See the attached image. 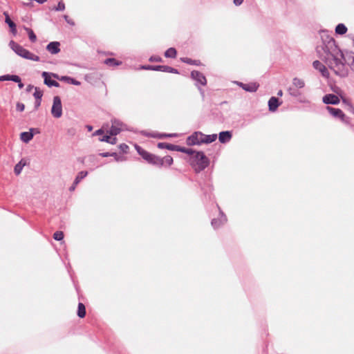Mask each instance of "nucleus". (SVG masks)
Returning a JSON list of instances; mask_svg holds the SVG:
<instances>
[{
    "mask_svg": "<svg viewBox=\"0 0 354 354\" xmlns=\"http://www.w3.org/2000/svg\"><path fill=\"white\" fill-rule=\"evenodd\" d=\"M177 55V51L176 48H169L165 52V56L167 58H176Z\"/></svg>",
    "mask_w": 354,
    "mask_h": 354,
    "instance_id": "nucleus-31",
    "label": "nucleus"
},
{
    "mask_svg": "<svg viewBox=\"0 0 354 354\" xmlns=\"http://www.w3.org/2000/svg\"><path fill=\"white\" fill-rule=\"evenodd\" d=\"M9 46L17 55L24 59L35 62L40 61V58L39 56L32 53L28 50L24 48L22 46L19 45L13 40H11L9 42Z\"/></svg>",
    "mask_w": 354,
    "mask_h": 354,
    "instance_id": "nucleus-2",
    "label": "nucleus"
},
{
    "mask_svg": "<svg viewBox=\"0 0 354 354\" xmlns=\"http://www.w3.org/2000/svg\"><path fill=\"white\" fill-rule=\"evenodd\" d=\"M342 59L344 60V57L342 58L339 56L330 58L328 59V66L337 75L346 77L348 75V71Z\"/></svg>",
    "mask_w": 354,
    "mask_h": 354,
    "instance_id": "nucleus-4",
    "label": "nucleus"
},
{
    "mask_svg": "<svg viewBox=\"0 0 354 354\" xmlns=\"http://www.w3.org/2000/svg\"><path fill=\"white\" fill-rule=\"evenodd\" d=\"M323 32L324 33V35H322V45H324V43L328 42V39H327V36H328V35H326L325 32Z\"/></svg>",
    "mask_w": 354,
    "mask_h": 354,
    "instance_id": "nucleus-53",
    "label": "nucleus"
},
{
    "mask_svg": "<svg viewBox=\"0 0 354 354\" xmlns=\"http://www.w3.org/2000/svg\"><path fill=\"white\" fill-rule=\"evenodd\" d=\"M41 100H35V109L37 110L41 105Z\"/></svg>",
    "mask_w": 354,
    "mask_h": 354,
    "instance_id": "nucleus-55",
    "label": "nucleus"
},
{
    "mask_svg": "<svg viewBox=\"0 0 354 354\" xmlns=\"http://www.w3.org/2000/svg\"><path fill=\"white\" fill-rule=\"evenodd\" d=\"M32 88H35L34 86L30 84V85H28L27 86V89L26 90H27V91H30L31 89H32Z\"/></svg>",
    "mask_w": 354,
    "mask_h": 354,
    "instance_id": "nucleus-61",
    "label": "nucleus"
},
{
    "mask_svg": "<svg viewBox=\"0 0 354 354\" xmlns=\"http://www.w3.org/2000/svg\"><path fill=\"white\" fill-rule=\"evenodd\" d=\"M347 28L344 24H338L335 27V33L342 35L347 32Z\"/></svg>",
    "mask_w": 354,
    "mask_h": 354,
    "instance_id": "nucleus-29",
    "label": "nucleus"
},
{
    "mask_svg": "<svg viewBox=\"0 0 354 354\" xmlns=\"http://www.w3.org/2000/svg\"><path fill=\"white\" fill-rule=\"evenodd\" d=\"M327 39H328V42L324 43V45H322V46L323 50L326 54V59H329L337 56H339L342 58H344V55L336 45L333 37L327 36Z\"/></svg>",
    "mask_w": 354,
    "mask_h": 354,
    "instance_id": "nucleus-1",
    "label": "nucleus"
},
{
    "mask_svg": "<svg viewBox=\"0 0 354 354\" xmlns=\"http://www.w3.org/2000/svg\"><path fill=\"white\" fill-rule=\"evenodd\" d=\"M326 109L329 113L335 118L340 120L342 122L346 124H350L351 119L347 117L340 109L328 106H326Z\"/></svg>",
    "mask_w": 354,
    "mask_h": 354,
    "instance_id": "nucleus-6",
    "label": "nucleus"
},
{
    "mask_svg": "<svg viewBox=\"0 0 354 354\" xmlns=\"http://www.w3.org/2000/svg\"><path fill=\"white\" fill-rule=\"evenodd\" d=\"M36 129L30 128L29 131H24L20 133V139L25 143H28L34 136V131Z\"/></svg>",
    "mask_w": 354,
    "mask_h": 354,
    "instance_id": "nucleus-16",
    "label": "nucleus"
},
{
    "mask_svg": "<svg viewBox=\"0 0 354 354\" xmlns=\"http://www.w3.org/2000/svg\"><path fill=\"white\" fill-rule=\"evenodd\" d=\"M342 102H343V104H345L346 108H347L348 103H351L348 99H346V98L342 99Z\"/></svg>",
    "mask_w": 354,
    "mask_h": 354,
    "instance_id": "nucleus-59",
    "label": "nucleus"
},
{
    "mask_svg": "<svg viewBox=\"0 0 354 354\" xmlns=\"http://www.w3.org/2000/svg\"><path fill=\"white\" fill-rule=\"evenodd\" d=\"M191 77L196 81V86H198L199 84L201 86H205L207 84V80L205 76L198 71H193L191 72Z\"/></svg>",
    "mask_w": 354,
    "mask_h": 354,
    "instance_id": "nucleus-11",
    "label": "nucleus"
},
{
    "mask_svg": "<svg viewBox=\"0 0 354 354\" xmlns=\"http://www.w3.org/2000/svg\"><path fill=\"white\" fill-rule=\"evenodd\" d=\"M292 86L299 90L305 86V82L301 79L294 77L292 79Z\"/></svg>",
    "mask_w": 354,
    "mask_h": 354,
    "instance_id": "nucleus-27",
    "label": "nucleus"
},
{
    "mask_svg": "<svg viewBox=\"0 0 354 354\" xmlns=\"http://www.w3.org/2000/svg\"><path fill=\"white\" fill-rule=\"evenodd\" d=\"M190 164L195 167V171L199 173L207 168L209 165V159L205 155L204 152L196 151L195 156L192 158Z\"/></svg>",
    "mask_w": 354,
    "mask_h": 354,
    "instance_id": "nucleus-3",
    "label": "nucleus"
},
{
    "mask_svg": "<svg viewBox=\"0 0 354 354\" xmlns=\"http://www.w3.org/2000/svg\"><path fill=\"white\" fill-rule=\"evenodd\" d=\"M118 147L122 153H128V150H129V147L125 143L120 144Z\"/></svg>",
    "mask_w": 354,
    "mask_h": 354,
    "instance_id": "nucleus-42",
    "label": "nucleus"
},
{
    "mask_svg": "<svg viewBox=\"0 0 354 354\" xmlns=\"http://www.w3.org/2000/svg\"><path fill=\"white\" fill-rule=\"evenodd\" d=\"M117 138L115 136H113V138L111 137V140H109V143L111 145H115L117 143Z\"/></svg>",
    "mask_w": 354,
    "mask_h": 354,
    "instance_id": "nucleus-56",
    "label": "nucleus"
},
{
    "mask_svg": "<svg viewBox=\"0 0 354 354\" xmlns=\"http://www.w3.org/2000/svg\"><path fill=\"white\" fill-rule=\"evenodd\" d=\"M152 153L147 151L146 150L142 153L141 157L146 160L147 162L149 160L150 158H151Z\"/></svg>",
    "mask_w": 354,
    "mask_h": 354,
    "instance_id": "nucleus-44",
    "label": "nucleus"
},
{
    "mask_svg": "<svg viewBox=\"0 0 354 354\" xmlns=\"http://www.w3.org/2000/svg\"><path fill=\"white\" fill-rule=\"evenodd\" d=\"M140 69L178 74L176 68L166 65H142Z\"/></svg>",
    "mask_w": 354,
    "mask_h": 354,
    "instance_id": "nucleus-5",
    "label": "nucleus"
},
{
    "mask_svg": "<svg viewBox=\"0 0 354 354\" xmlns=\"http://www.w3.org/2000/svg\"><path fill=\"white\" fill-rule=\"evenodd\" d=\"M322 101L326 104H338L339 98L335 94H326L323 97Z\"/></svg>",
    "mask_w": 354,
    "mask_h": 354,
    "instance_id": "nucleus-14",
    "label": "nucleus"
},
{
    "mask_svg": "<svg viewBox=\"0 0 354 354\" xmlns=\"http://www.w3.org/2000/svg\"><path fill=\"white\" fill-rule=\"evenodd\" d=\"M180 151V152H182V153H187L188 155H192V154L196 153V151H195L194 149H192L191 148H186V147H180L179 145H178L177 151Z\"/></svg>",
    "mask_w": 354,
    "mask_h": 354,
    "instance_id": "nucleus-33",
    "label": "nucleus"
},
{
    "mask_svg": "<svg viewBox=\"0 0 354 354\" xmlns=\"http://www.w3.org/2000/svg\"><path fill=\"white\" fill-rule=\"evenodd\" d=\"M216 207H218L219 211V217L217 218H213L211 222V225L214 229L220 227L221 225L225 224L227 221L226 215L221 209L220 207L218 205H216Z\"/></svg>",
    "mask_w": 354,
    "mask_h": 354,
    "instance_id": "nucleus-8",
    "label": "nucleus"
},
{
    "mask_svg": "<svg viewBox=\"0 0 354 354\" xmlns=\"http://www.w3.org/2000/svg\"><path fill=\"white\" fill-rule=\"evenodd\" d=\"M103 134H104V130L102 129H100L95 131L93 133V136H101V135H103Z\"/></svg>",
    "mask_w": 354,
    "mask_h": 354,
    "instance_id": "nucleus-54",
    "label": "nucleus"
},
{
    "mask_svg": "<svg viewBox=\"0 0 354 354\" xmlns=\"http://www.w3.org/2000/svg\"><path fill=\"white\" fill-rule=\"evenodd\" d=\"M158 147L159 149H167L170 151H177L178 145L167 143V142H159L158 143Z\"/></svg>",
    "mask_w": 354,
    "mask_h": 354,
    "instance_id": "nucleus-25",
    "label": "nucleus"
},
{
    "mask_svg": "<svg viewBox=\"0 0 354 354\" xmlns=\"http://www.w3.org/2000/svg\"><path fill=\"white\" fill-rule=\"evenodd\" d=\"M277 95L278 96H282L283 95V91L281 90H279L278 92H277Z\"/></svg>",
    "mask_w": 354,
    "mask_h": 354,
    "instance_id": "nucleus-64",
    "label": "nucleus"
},
{
    "mask_svg": "<svg viewBox=\"0 0 354 354\" xmlns=\"http://www.w3.org/2000/svg\"><path fill=\"white\" fill-rule=\"evenodd\" d=\"M33 96L35 100H41L43 96V91L39 87H35V92Z\"/></svg>",
    "mask_w": 354,
    "mask_h": 354,
    "instance_id": "nucleus-38",
    "label": "nucleus"
},
{
    "mask_svg": "<svg viewBox=\"0 0 354 354\" xmlns=\"http://www.w3.org/2000/svg\"><path fill=\"white\" fill-rule=\"evenodd\" d=\"M237 84L244 91L250 92V93L257 91V90L258 89V88L259 86V84H257L256 82H250L248 84H245L243 82H238Z\"/></svg>",
    "mask_w": 354,
    "mask_h": 354,
    "instance_id": "nucleus-13",
    "label": "nucleus"
},
{
    "mask_svg": "<svg viewBox=\"0 0 354 354\" xmlns=\"http://www.w3.org/2000/svg\"><path fill=\"white\" fill-rule=\"evenodd\" d=\"M115 160L117 162H122V161L126 160V158L123 156H119L117 154V156L115 157Z\"/></svg>",
    "mask_w": 354,
    "mask_h": 354,
    "instance_id": "nucleus-51",
    "label": "nucleus"
},
{
    "mask_svg": "<svg viewBox=\"0 0 354 354\" xmlns=\"http://www.w3.org/2000/svg\"><path fill=\"white\" fill-rule=\"evenodd\" d=\"M111 136H110V134L109 135H104L102 137L99 138V140L100 142H105L109 143V140H111Z\"/></svg>",
    "mask_w": 354,
    "mask_h": 354,
    "instance_id": "nucleus-45",
    "label": "nucleus"
},
{
    "mask_svg": "<svg viewBox=\"0 0 354 354\" xmlns=\"http://www.w3.org/2000/svg\"><path fill=\"white\" fill-rule=\"evenodd\" d=\"M24 30L26 31L28 38L31 42H35L37 40V36L33 32V30L29 28L24 26Z\"/></svg>",
    "mask_w": 354,
    "mask_h": 354,
    "instance_id": "nucleus-34",
    "label": "nucleus"
},
{
    "mask_svg": "<svg viewBox=\"0 0 354 354\" xmlns=\"http://www.w3.org/2000/svg\"><path fill=\"white\" fill-rule=\"evenodd\" d=\"M135 149H136L138 153L141 156L142 153L145 151L144 149H142L140 146L138 145H135Z\"/></svg>",
    "mask_w": 354,
    "mask_h": 354,
    "instance_id": "nucleus-49",
    "label": "nucleus"
},
{
    "mask_svg": "<svg viewBox=\"0 0 354 354\" xmlns=\"http://www.w3.org/2000/svg\"><path fill=\"white\" fill-rule=\"evenodd\" d=\"M25 109V105L21 102H17L16 104V109L19 112H22Z\"/></svg>",
    "mask_w": 354,
    "mask_h": 354,
    "instance_id": "nucleus-46",
    "label": "nucleus"
},
{
    "mask_svg": "<svg viewBox=\"0 0 354 354\" xmlns=\"http://www.w3.org/2000/svg\"><path fill=\"white\" fill-rule=\"evenodd\" d=\"M243 2V0H233V3L235 6H239L241 5Z\"/></svg>",
    "mask_w": 354,
    "mask_h": 354,
    "instance_id": "nucleus-58",
    "label": "nucleus"
},
{
    "mask_svg": "<svg viewBox=\"0 0 354 354\" xmlns=\"http://www.w3.org/2000/svg\"><path fill=\"white\" fill-rule=\"evenodd\" d=\"M182 62L191 65H199L201 62L196 59H192L188 57H183L181 59Z\"/></svg>",
    "mask_w": 354,
    "mask_h": 354,
    "instance_id": "nucleus-35",
    "label": "nucleus"
},
{
    "mask_svg": "<svg viewBox=\"0 0 354 354\" xmlns=\"http://www.w3.org/2000/svg\"><path fill=\"white\" fill-rule=\"evenodd\" d=\"M18 83V86L19 88H22L24 87V84L21 82V80H20V82H17Z\"/></svg>",
    "mask_w": 354,
    "mask_h": 354,
    "instance_id": "nucleus-62",
    "label": "nucleus"
},
{
    "mask_svg": "<svg viewBox=\"0 0 354 354\" xmlns=\"http://www.w3.org/2000/svg\"><path fill=\"white\" fill-rule=\"evenodd\" d=\"M11 32L15 35L17 34V26L13 28H10Z\"/></svg>",
    "mask_w": 354,
    "mask_h": 354,
    "instance_id": "nucleus-60",
    "label": "nucleus"
},
{
    "mask_svg": "<svg viewBox=\"0 0 354 354\" xmlns=\"http://www.w3.org/2000/svg\"><path fill=\"white\" fill-rule=\"evenodd\" d=\"M162 159H164V164L165 163L167 166H170L173 164V158L170 156H166Z\"/></svg>",
    "mask_w": 354,
    "mask_h": 354,
    "instance_id": "nucleus-40",
    "label": "nucleus"
},
{
    "mask_svg": "<svg viewBox=\"0 0 354 354\" xmlns=\"http://www.w3.org/2000/svg\"><path fill=\"white\" fill-rule=\"evenodd\" d=\"M88 175V172L86 171H82L79 172L75 177L73 185L70 187L69 190L73 191L75 190L76 186L80 183V182L84 179Z\"/></svg>",
    "mask_w": 354,
    "mask_h": 354,
    "instance_id": "nucleus-17",
    "label": "nucleus"
},
{
    "mask_svg": "<svg viewBox=\"0 0 354 354\" xmlns=\"http://www.w3.org/2000/svg\"><path fill=\"white\" fill-rule=\"evenodd\" d=\"M149 61L151 62H162V59L160 56L153 55L149 57Z\"/></svg>",
    "mask_w": 354,
    "mask_h": 354,
    "instance_id": "nucleus-43",
    "label": "nucleus"
},
{
    "mask_svg": "<svg viewBox=\"0 0 354 354\" xmlns=\"http://www.w3.org/2000/svg\"><path fill=\"white\" fill-rule=\"evenodd\" d=\"M351 68L354 71V57L353 58V62H352V63L351 64Z\"/></svg>",
    "mask_w": 354,
    "mask_h": 354,
    "instance_id": "nucleus-63",
    "label": "nucleus"
},
{
    "mask_svg": "<svg viewBox=\"0 0 354 354\" xmlns=\"http://www.w3.org/2000/svg\"><path fill=\"white\" fill-rule=\"evenodd\" d=\"M3 15L5 16V22L8 25L9 28L16 27L15 23L10 19L8 12H4Z\"/></svg>",
    "mask_w": 354,
    "mask_h": 354,
    "instance_id": "nucleus-36",
    "label": "nucleus"
},
{
    "mask_svg": "<svg viewBox=\"0 0 354 354\" xmlns=\"http://www.w3.org/2000/svg\"><path fill=\"white\" fill-rule=\"evenodd\" d=\"M217 138V134L205 135L201 136V142L202 144H209L214 142Z\"/></svg>",
    "mask_w": 354,
    "mask_h": 354,
    "instance_id": "nucleus-23",
    "label": "nucleus"
},
{
    "mask_svg": "<svg viewBox=\"0 0 354 354\" xmlns=\"http://www.w3.org/2000/svg\"><path fill=\"white\" fill-rule=\"evenodd\" d=\"M100 156L103 158H106L111 156V152H102L100 153Z\"/></svg>",
    "mask_w": 354,
    "mask_h": 354,
    "instance_id": "nucleus-57",
    "label": "nucleus"
},
{
    "mask_svg": "<svg viewBox=\"0 0 354 354\" xmlns=\"http://www.w3.org/2000/svg\"><path fill=\"white\" fill-rule=\"evenodd\" d=\"M21 77L17 75H11L10 81L14 82H20Z\"/></svg>",
    "mask_w": 354,
    "mask_h": 354,
    "instance_id": "nucleus-48",
    "label": "nucleus"
},
{
    "mask_svg": "<svg viewBox=\"0 0 354 354\" xmlns=\"http://www.w3.org/2000/svg\"><path fill=\"white\" fill-rule=\"evenodd\" d=\"M53 77L59 80L60 81L65 82L68 84L75 85V86H80L81 84V82L78 80H75L73 77H69V76H61L59 77L58 75H53Z\"/></svg>",
    "mask_w": 354,
    "mask_h": 354,
    "instance_id": "nucleus-15",
    "label": "nucleus"
},
{
    "mask_svg": "<svg viewBox=\"0 0 354 354\" xmlns=\"http://www.w3.org/2000/svg\"><path fill=\"white\" fill-rule=\"evenodd\" d=\"M346 110L351 113H352L353 114H354V106L352 105L351 103H348V106L347 108H346Z\"/></svg>",
    "mask_w": 354,
    "mask_h": 354,
    "instance_id": "nucleus-52",
    "label": "nucleus"
},
{
    "mask_svg": "<svg viewBox=\"0 0 354 354\" xmlns=\"http://www.w3.org/2000/svg\"><path fill=\"white\" fill-rule=\"evenodd\" d=\"M86 315V308L82 303L78 304L77 316L80 318H84Z\"/></svg>",
    "mask_w": 354,
    "mask_h": 354,
    "instance_id": "nucleus-32",
    "label": "nucleus"
},
{
    "mask_svg": "<svg viewBox=\"0 0 354 354\" xmlns=\"http://www.w3.org/2000/svg\"><path fill=\"white\" fill-rule=\"evenodd\" d=\"M232 137V133L230 131H223L219 133L218 134V140L219 142L222 144L227 143L230 142Z\"/></svg>",
    "mask_w": 354,
    "mask_h": 354,
    "instance_id": "nucleus-19",
    "label": "nucleus"
},
{
    "mask_svg": "<svg viewBox=\"0 0 354 354\" xmlns=\"http://www.w3.org/2000/svg\"><path fill=\"white\" fill-rule=\"evenodd\" d=\"M56 11H63L65 9V4L62 1L58 2L57 6L55 7Z\"/></svg>",
    "mask_w": 354,
    "mask_h": 354,
    "instance_id": "nucleus-41",
    "label": "nucleus"
},
{
    "mask_svg": "<svg viewBox=\"0 0 354 354\" xmlns=\"http://www.w3.org/2000/svg\"><path fill=\"white\" fill-rule=\"evenodd\" d=\"M27 165V161L22 158L14 167V172L15 175L18 176L21 173L24 166Z\"/></svg>",
    "mask_w": 354,
    "mask_h": 354,
    "instance_id": "nucleus-24",
    "label": "nucleus"
},
{
    "mask_svg": "<svg viewBox=\"0 0 354 354\" xmlns=\"http://www.w3.org/2000/svg\"><path fill=\"white\" fill-rule=\"evenodd\" d=\"M104 63L111 67L120 66L122 64V62L115 59V58H107L104 61Z\"/></svg>",
    "mask_w": 354,
    "mask_h": 354,
    "instance_id": "nucleus-26",
    "label": "nucleus"
},
{
    "mask_svg": "<svg viewBox=\"0 0 354 354\" xmlns=\"http://www.w3.org/2000/svg\"><path fill=\"white\" fill-rule=\"evenodd\" d=\"M51 113L56 118H59L62 115V102L59 96H55L53 98Z\"/></svg>",
    "mask_w": 354,
    "mask_h": 354,
    "instance_id": "nucleus-7",
    "label": "nucleus"
},
{
    "mask_svg": "<svg viewBox=\"0 0 354 354\" xmlns=\"http://www.w3.org/2000/svg\"><path fill=\"white\" fill-rule=\"evenodd\" d=\"M142 134L149 137L153 138H174L177 136L176 133H160L157 136L150 135L149 133H146L145 132H142Z\"/></svg>",
    "mask_w": 354,
    "mask_h": 354,
    "instance_id": "nucleus-28",
    "label": "nucleus"
},
{
    "mask_svg": "<svg viewBox=\"0 0 354 354\" xmlns=\"http://www.w3.org/2000/svg\"><path fill=\"white\" fill-rule=\"evenodd\" d=\"M313 66L315 69L319 71L324 77H328V71L322 62L318 60L314 61Z\"/></svg>",
    "mask_w": 354,
    "mask_h": 354,
    "instance_id": "nucleus-21",
    "label": "nucleus"
},
{
    "mask_svg": "<svg viewBox=\"0 0 354 354\" xmlns=\"http://www.w3.org/2000/svg\"><path fill=\"white\" fill-rule=\"evenodd\" d=\"M11 75H3L0 76V82L10 81Z\"/></svg>",
    "mask_w": 354,
    "mask_h": 354,
    "instance_id": "nucleus-47",
    "label": "nucleus"
},
{
    "mask_svg": "<svg viewBox=\"0 0 354 354\" xmlns=\"http://www.w3.org/2000/svg\"><path fill=\"white\" fill-rule=\"evenodd\" d=\"M281 102H279V99L276 97H271L268 100V109L271 112L275 111L277 108L280 106Z\"/></svg>",
    "mask_w": 354,
    "mask_h": 354,
    "instance_id": "nucleus-20",
    "label": "nucleus"
},
{
    "mask_svg": "<svg viewBox=\"0 0 354 354\" xmlns=\"http://www.w3.org/2000/svg\"><path fill=\"white\" fill-rule=\"evenodd\" d=\"M205 187H201V189L203 191L205 195H209L210 197V194L212 192V186L209 183H207Z\"/></svg>",
    "mask_w": 354,
    "mask_h": 354,
    "instance_id": "nucleus-37",
    "label": "nucleus"
},
{
    "mask_svg": "<svg viewBox=\"0 0 354 354\" xmlns=\"http://www.w3.org/2000/svg\"><path fill=\"white\" fill-rule=\"evenodd\" d=\"M60 44L59 41H51L46 46V50L53 55L60 52Z\"/></svg>",
    "mask_w": 354,
    "mask_h": 354,
    "instance_id": "nucleus-18",
    "label": "nucleus"
},
{
    "mask_svg": "<svg viewBox=\"0 0 354 354\" xmlns=\"http://www.w3.org/2000/svg\"><path fill=\"white\" fill-rule=\"evenodd\" d=\"M111 124V127L108 133L110 134V136H116L122 130L123 124L122 122L117 119H112Z\"/></svg>",
    "mask_w": 354,
    "mask_h": 354,
    "instance_id": "nucleus-10",
    "label": "nucleus"
},
{
    "mask_svg": "<svg viewBox=\"0 0 354 354\" xmlns=\"http://www.w3.org/2000/svg\"><path fill=\"white\" fill-rule=\"evenodd\" d=\"M288 92L290 95L294 97H298L301 95V93L299 91V90L293 86H290L288 88Z\"/></svg>",
    "mask_w": 354,
    "mask_h": 354,
    "instance_id": "nucleus-30",
    "label": "nucleus"
},
{
    "mask_svg": "<svg viewBox=\"0 0 354 354\" xmlns=\"http://www.w3.org/2000/svg\"><path fill=\"white\" fill-rule=\"evenodd\" d=\"M63 17H64V19H65V21H66L68 24H70V25H71V26H74V25H75L74 21H73L72 19H69V17H68V15H64V16H63Z\"/></svg>",
    "mask_w": 354,
    "mask_h": 354,
    "instance_id": "nucleus-50",
    "label": "nucleus"
},
{
    "mask_svg": "<svg viewBox=\"0 0 354 354\" xmlns=\"http://www.w3.org/2000/svg\"><path fill=\"white\" fill-rule=\"evenodd\" d=\"M53 75H57L56 73H49V72H43L41 74V76L44 77V82L46 85H47L48 87H59V84L54 80H52V77H53Z\"/></svg>",
    "mask_w": 354,
    "mask_h": 354,
    "instance_id": "nucleus-12",
    "label": "nucleus"
},
{
    "mask_svg": "<svg viewBox=\"0 0 354 354\" xmlns=\"http://www.w3.org/2000/svg\"><path fill=\"white\" fill-rule=\"evenodd\" d=\"M204 136L201 131H195L187 138L186 143L189 146L201 145V138Z\"/></svg>",
    "mask_w": 354,
    "mask_h": 354,
    "instance_id": "nucleus-9",
    "label": "nucleus"
},
{
    "mask_svg": "<svg viewBox=\"0 0 354 354\" xmlns=\"http://www.w3.org/2000/svg\"><path fill=\"white\" fill-rule=\"evenodd\" d=\"M148 163L158 167H162L164 165V159L152 153Z\"/></svg>",
    "mask_w": 354,
    "mask_h": 354,
    "instance_id": "nucleus-22",
    "label": "nucleus"
},
{
    "mask_svg": "<svg viewBox=\"0 0 354 354\" xmlns=\"http://www.w3.org/2000/svg\"><path fill=\"white\" fill-rule=\"evenodd\" d=\"M53 238L56 241H62L64 239V233L62 231H57L54 233Z\"/></svg>",
    "mask_w": 354,
    "mask_h": 354,
    "instance_id": "nucleus-39",
    "label": "nucleus"
}]
</instances>
